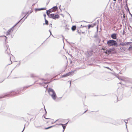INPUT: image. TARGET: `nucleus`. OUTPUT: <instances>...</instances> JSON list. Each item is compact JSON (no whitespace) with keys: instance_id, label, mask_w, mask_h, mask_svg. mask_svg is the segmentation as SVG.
<instances>
[{"instance_id":"1","label":"nucleus","mask_w":132,"mask_h":132,"mask_svg":"<svg viewBox=\"0 0 132 132\" xmlns=\"http://www.w3.org/2000/svg\"><path fill=\"white\" fill-rule=\"evenodd\" d=\"M48 91L49 95L51 96L52 99L54 100H55L57 98V96L54 90L52 88H49Z\"/></svg>"},{"instance_id":"2","label":"nucleus","mask_w":132,"mask_h":132,"mask_svg":"<svg viewBox=\"0 0 132 132\" xmlns=\"http://www.w3.org/2000/svg\"><path fill=\"white\" fill-rule=\"evenodd\" d=\"M107 44L110 46H115L117 47L118 46V45L117 42L113 40H110L107 42Z\"/></svg>"},{"instance_id":"3","label":"nucleus","mask_w":132,"mask_h":132,"mask_svg":"<svg viewBox=\"0 0 132 132\" xmlns=\"http://www.w3.org/2000/svg\"><path fill=\"white\" fill-rule=\"evenodd\" d=\"M115 76L119 79L124 81L126 82H129L132 83V79L130 78L125 77H123V79L121 78L118 77V74L116 75Z\"/></svg>"},{"instance_id":"4","label":"nucleus","mask_w":132,"mask_h":132,"mask_svg":"<svg viewBox=\"0 0 132 132\" xmlns=\"http://www.w3.org/2000/svg\"><path fill=\"white\" fill-rule=\"evenodd\" d=\"M4 48L5 50V53L6 54H8L9 55L10 57V60H11L12 54H10L11 52L9 48V45L6 44L5 46V47Z\"/></svg>"},{"instance_id":"5","label":"nucleus","mask_w":132,"mask_h":132,"mask_svg":"<svg viewBox=\"0 0 132 132\" xmlns=\"http://www.w3.org/2000/svg\"><path fill=\"white\" fill-rule=\"evenodd\" d=\"M20 22V21H19L17 23H16L14 26L12 28L9 29L6 32V35H10L12 32L14 27Z\"/></svg>"},{"instance_id":"6","label":"nucleus","mask_w":132,"mask_h":132,"mask_svg":"<svg viewBox=\"0 0 132 132\" xmlns=\"http://www.w3.org/2000/svg\"><path fill=\"white\" fill-rule=\"evenodd\" d=\"M49 17L55 20L56 19L59 18V15L58 14L55 15L54 14H51L49 15Z\"/></svg>"},{"instance_id":"7","label":"nucleus","mask_w":132,"mask_h":132,"mask_svg":"<svg viewBox=\"0 0 132 132\" xmlns=\"http://www.w3.org/2000/svg\"><path fill=\"white\" fill-rule=\"evenodd\" d=\"M74 72V71H71L70 72H69L67 73L66 74L63 75L61 76V77H67L68 76H70V75H72L73 74V73Z\"/></svg>"},{"instance_id":"8","label":"nucleus","mask_w":132,"mask_h":132,"mask_svg":"<svg viewBox=\"0 0 132 132\" xmlns=\"http://www.w3.org/2000/svg\"><path fill=\"white\" fill-rule=\"evenodd\" d=\"M117 34L116 33H113L111 35V37L113 39H116L117 37Z\"/></svg>"},{"instance_id":"9","label":"nucleus","mask_w":132,"mask_h":132,"mask_svg":"<svg viewBox=\"0 0 132 132\" xmlns=\"http://www.w3.org/2000/svg\"><path fill=\"white\" fill-rule=\"evenodd\" d=\"M53 11L51 9L47 10L46 12L47 14L49 16V15H49L50 13Z\"/></svg>"},{"instance_id":"10","label":"nucleus","mask_w":132,"mask_h":132,"mask_svg":"<svg viewBox=\"0 0 132 132\" xmlns=\"http://www.w3.org/2000/svg\"><path fill=\"white\" fill-rule=\"evenodd\" d=\"M10 95V94H6L5 95H2L0 96V99L3 98H5L6 97L9 96Z\"/></svg>"},{"instance_id":"11","label":"nucleus","mask_w":132,"mask_h":132,"mask_svg":"<svg viewBox=\"0 0 132 132\" xmlns=\"http://www.w3.org/2000/svg\"><path fill=\"white\" fill-rule=\"evenodd\" d=\"M29 11H28V12H27L26 13V14L22 18H21L19 21H20L21 20H22L25 17V16H26L27 15H28V16L30 14H29Z\"/></svg>"},{"instance_id":"12","label":"nucleus","mask_w":132,"mask_h":132,"mask_svg":"<svg viewBox=\"0 0 132 132\" xmlns=\"http://www.w3.org/2000/svg\"><path fill=\"white\" fill-rule=\"evenodd\" d=\"M45 8H41L37 9L36 8L35 9V10L36 11H39L41 10H43L44 9H45Z\"/></svg>"},{"instance_id":"13","label":"nucleus","mask_w":132,"mask_h":132,"mask_svg":"<svg viewBox=\"0 0 132 132\" xmlns=\"http://www.w3.org/2000/svg\"><path fill=\"white\" fill-rule=\"evenodd\" d=\"M51 9H52L53 11L57 10L58 9V7L57 6H55L53 7Z\"/></svg>"},{"instance_id":"14","label":"nucleus","mask_w":132,"mask_h":132,"mask_svg":"<svg viewBox=\"0 0 132 132\" xmlns=\"http://www.w3.org/2000/svg\"><path fill=\"white\" fill-rule=\"evenodd\" d=\"M95 25V24H94V25L89 24L88 25V29H89L91 27H93Z\"/></svg>"},{"instance_id":"15","label":"nucleus","mask_w":132,"mask_h":132,"mask_svg":"<svg viewBox=\"0 0 132 132\" xmlns=\"http://www.w3.org/2000/svg\"><path fill=\"white\" fill-rule=\"evenodd\" d=\"M76 29V26H73L71 28V29L73 31H75Z\"/></svg>"},{"instance_id":"16","label":"nucleus","mask_w":132,"mask_h":132,"mask_svg":"<svg viewBox=\"0 0 132 132\" xmlns=\"http://www.w3.org/2000/svg\"><path fill=\"white\" fill-rule=\"evenodd\" d=\"M93 50H91L90 51H89L88 52V54L90 55H92L93 53Z\"/></svg>"},{"instance_id":"17","label":"nucleus","mask_w":132,"mask_h":132,"mask_svg":"<svg viewBox=\"0 0 132 132\" xmlns=\"http://www.w3.org/2000/svg\"><path fill=\"white\" fill-rule=\"evenodd\" d=\"M45 24L46 25H48V21L47 20H46V18H45Z\"/></svg>"},{"instance_id":"18","label":"nucleus","mask_w":132,"mask_h":132,"mask_svg":"<svg viewBox=\"0 0 132 132\" xmlns=\"http://www.w3.org/2000/svg\"><path fill=\"white\" fill-rule=\"evenodd\" d=\"M128 120H129L131 124H132V118H130L128 119Z\"/></svg>"},{"instance_id":"19","label":"nucleus","mask_w":132,"mask_h":132,"mask_svg":"<svg viewBox=\"0 0 132 132\" xmlns=\"http://www.w3.org/2000/svg\"><path fill=\"white\" fill-rule=\"evenodd\" d=\"M120 45L122 46H125L126 45V43H120Z\"/></svg>"},{"instance_id":"20","label":"nucleus","mask_w":132,"mask_h":132,"mask_svg":"<svg viewBox=\"0 0 132 132\" xmlns=\"http://www.w3.org/2000/svg\"><path fill=\"white\" fill-rule=\"evenodd\" d=\"M131 43H132V42H127L126 43V45H130Z\"/></svg>"},{"instance_id":"21","label":"nucleus","mask_w":132,"mask_h":132,"mask_svg":"<svg viewBox=\"0 0 132 132\" xmlns=\"http://www.w3.org/2000/svg\"><path fill=\"white\" fill-rule=\"evenodd\" d=\"M5 37V42H6V39H7V37L6 36H0V37Z\"/></svg>"},{"instance_id":"22","label":"nucleus","mask_w":132,"mask_h":132,"mask_svg":"<svg viewBox=\"0 0 132 132\" xmlns=\"http://www.w3.org/2000/svg\"><path fill=\"white\" fill-rule=\"evenodd\" d=\"M132 50V46L128 48V50L130 51Z\"/></svg>"},{"instance_id":"23","label":"nucleus","mask_w":132,"mask_h":132,"mask_svg":"<svg viewBox=\"0 0 132 132\" xmlns=\"http://www.w3.org/2000/svg\"><path fill=\"white\" fill-rule=\"evenodd\" d=\"M126 6H127V8H128V11H129V13L131 15V16H132V14H131V13H130V11H129V8H128V6H127V4H126Z\"/></svg>"},{"instance_id":"24","label":"nucleus","mask_w":132,"mask_h":132,"mask_svg":"<svg viewBox=\"0 0 132 132\" xmlns=\"http://www.w3.org/2000/svg\"><path fill=\"white\" fill-rule=\"evenodd\" d=\"M62 126L63 128V130H64L65 129L66 126H64V125H62Z\"/></svg>"},{"instance_id":"25","label":"nucleus","mask_w":132,"mask_h":132,"mask_svg":"<svg viewBox=\"0 0 132 132\" xmlns=\"http://www.w3.org/2000/svg\"><path fill=\"white\" fill-rule=\"evenodd\" d=\"M69 29V28L67 27L65 28V30L66 31H68Z\"/></svg>"},{"instance_id":"26","label":"nucleus","mask_w":132,"mask_h":132,"mask_svg":"<svg viewBox=\"0 0 132 132\" xmlns=\"http://www.w3.org/2000/svg\"><path fill=\"white\" fill-rule=\"evenodd\" d=\"M97 37V34H95L94 36V37L95 38H96Z\"/></svg>"},{"instance_id":"27","label":"nucleus","mask_w":132,"mask_h":132,"mask_svg":"<svg viewBox=\"0 0 132 132\" xmlns=\"http://www.w3.org/2000/svg\"><path fill=\"white\" fill-rule=\"evenodd\" d=\"M58 121L59 122H62V121L61 120V119H58V120H56V121L54 122H56V121Z\"/></svg>"},{"instance_id":"28","label":"nucleus","mask_w":132,"mask_h":132,"mask_svg":"<svg viewBox=\"0 0 132 132\" xmlns=\"http://www.w3.org/2000/svg\"><path fill=\"white\" fill-rule=\"evenodd\" d=\"M56 125H63V124L62 123H59V124H56Z\"/></svg>"},{"instance_id":"29","label":"nucleus","mask_w":132,"mask_h":132,"mask_svg":"<svg viewBox=\"0 0 132 132\" xmlns=\"http://www.w3.org/2000/svg\"><path fill=\"white\" fill-rule=\"evenodd\" d=\"M25 14V13L24 12H22L21 13V16H22L24 14Z\"/></svg>"},{"instance_id":"30","label":"nucleus","mask_w":132,"mask_h":132,"mask_svg":"<svg viewBox=\"0 0 132 132\" xmlns=\"http://www.w3.org/2000/svg\"><path fill=\"white\" fill-rule=\"evenodd\" d=\"M31 85H30L29 86H25L24 87H23V89H24V88H27L28 87H29V86H31Z\"/></svg>"},{"instance_id":"31","label":"nucleus","mask_w":132,"mask_h":132,"mask_svg":"<svg viewBox=\"0 0 132 132\" xmlns=\"http://www.w3.org/2000/svg\"><path fill=\"white\" fill-rule=\"evenodd\" d=\"M50 82H44L43 83L45 84H47L49 83Z\"/></svg>"},{"instance_id":"32","label":"nucleus","mask_w":132,"mask_h":132,"mask_svg":"<svg viewBox=\"0 0 132 132\" xmlns=\"http://www.w3.org/2000/svg\"><path fill=\"white\" fill-rule=\"evenodd\" d=\"M28 16V15H27V16L26 17H25V18H24V19L23 20L22 22H23L24 21V20L27 18Z\"/></svg>"},{"instance_id":"33","label":"nucleus","mask_w":132,"mask_h":132,"mask_svg":"<svg viewBox=\"0 0 132 132\" xmlns=\"http://www.w3.org/2000/svg\"><path fill=\"white\" fill-rule=\"evenodd\" d=\"M125 17H126V15H125V14H123V18H125Z\"/></svg>"},{"instance_id":"34","label":"nucleus","mask_w":132,"mask_h":132,"mask_svg":"<svg viewBox=\"0 0 132 132\" xmlns=\"http://www.w3.org/2000/svg\"><path fill=\"white\" fill-rule=\"evenodd\" d=\"M55 126H51L49 127V129L50 128H51L53 127H54Z\"/></svg>"},{"instance_id":"35","label":"nucleus","mask_w":132,"mask_h":132,"mask_svg":"<svg viewBox=\"0 0 132 132\" xmlns=\"http://www.w3.org/2000/svg\"><path fill=\"white\" fill-rule=\"evenodd\" d=\"M128 120H128H128H126V121H127V122H126L125 120H124V122H125L126 123V124L127 123V121Z\"/></svg>"},{"instance_id":"36","label":"nucleus","mask_w":132,"mask_h":132,"mask_svg":"<svg viewBox=\"0 0 132 132\" xmlns=\"http://www.w3.org/2000/svg\"><path fill=\"white\" fill-rule=\"evenodd\" d=\"M105 68H107L108 69H109L110 70V69L109 67H105Z\"/></svg>"},{"instance_id":"37","label":"nucleus","mask_w":132,"mask_h":132,"mask_svg":"<svg viewBox=\"0 0 132 132\" xmlns=\"http://www.w3.org/2000/svg\"><path fill=\"white\" fill-rule=\"evenodd\" d=\"M44 19H45V18H46V14H44Z\"/></svg>"},{"instance_id":"38","label":"nucleus","mask_w":132,"mask_h":132,"mask_svg":"<svg viewBox=\"0 0 132 132\" xmlns=\"http://www.w3.org/2000/svg\"><path fill=\"white\" fill-rule=\"evenodd\" d=\"M33 11H31V10L30 11H29V14H31V13Z\"/></svg>"},{"instance_id":"39","label":"nucleus","mask_w":132,"mask_h":132,"mask_svg":"<svg viewBox=\"0 0 132 132\" xmlns=\"http://www.w3.org/2000/svg\"><path fill=\"white\" fill-rule=\"evenodd\" d=\"M31 77H35V76H34V75L33 74H32V75H31Z\"/></svg>"},{"instance_id":"40","label":"nucleus","mask_w":132,"mask_h":132,"mask_svg":"<svg viewBox=\"0 0 132 132\" xmlns=\"http://www.w3.org/2000/svg\"><path fill=\"white\" fill-rule=\"evenodd\" d=\"M68 122L66 123L64 125H65V126H66L67 125Z\"/></svg>"},{"instance_id":"41","label":"nucleus","mask_w":132,"mask_h":132,"mask_svg":"<svg viewBox=\"0 0 132 132\" xmlns=\"http://www.w3.org/2000/svg\"><path fill=\"white\" fill-rule=\"evenodd\" d=\"M49 26H50L51 27H52V24H50V25H49Z\"/></svg>"},{"instance_id":"42","label":"nucleus","mask_w":132,"mask_h":132,"mask_svg":"<svg viewBox=\"0 0 132 132\" xmlns=\"http://www.w3.org/2000/svg\"><path fill=\"white\" fill-rule=\"evenodd\" d=\"M49 129V127H47V128H45V129Z\"/></svg>"},{"instance_id":"43","label":"nucleus","mask_w":132,"mask_h":132,"mask_svg":"<svg viewBox=\"0 0 132 132\" xmlns=\"http://www.w3.org/2000/svg\"><path fill=\"white\" fill-rule=\"evenodd\" d=\"M44 118H45L46 119H49V118H46L45 117H44Z\"/></svg>"},{"instance_id":"44","label":"nucleus","mask_w":132,"mask_h":132,"mask_svg":"<svg viewBox=\"0 0 132 132\" xmlns=\"http://www.w3.org/2000/svg\"><path fill=\"white\" fill-rule=\"evenodd\" d=\"M87 110H86V111H85L83 113H86V111H87Z\"/></svg>"},{"instance_id":"45","label":"nucleus","mask_w":132,"mask_h":132,"mask_svg":"<svg viewBox=\"0 0 132 132\" xmlns=\"http://www.w3.org/2000/svg\"><path fill=\"white\" fill-rule=\"evenodd\" d=\"M44 109H45V111L46 113H47V112H46V109H45V108H44Z\"/></svg>"},{"instance_id":"46","label":"nucleus","mask_w":132,"mask_h":132,"mask_svg":"<svg viewBox=\"0 0 132 132\" xmlns=\"http://www.w3.org/2000/svg\"><path fill=\"white\" fill-rule=\"evenodd\" d=\"M24 128L23 130L21 132H23L24 130Z\"/></svg>"},{"instance_id":"47","label":"nucleus","mask_w":132,"mask_h":132,"mask_svg":"<svg viewBox=\"0 0 132 132\" xmlns=\"http://www.w3.org/2000/svg\"><path fill=\"white\" fill-rule=\"evenodd\" d=\"M20 64V62H19L18 64V66H19V65Z\"/></svg>"},{"instance_id":"48","label":"nucleus","mask_w":132,"mask_h":132,"mask_svg":"<svg viewBox=\"0 0 132 132\" xmlns=\"http://www.w3.org/2000/svg\"><path fill=\"white\" fill-rule=\"evenodd\" d=\"M119 74H121V72H120L119 73Z\"/></svg>"},{"instance_id":"49","label":"nucleus","mask_w":132,"mask_h":132,"mask_svg":"<svg viewBox=\"0 0 132 132\" xmlns=\"http://www.w3.org/2000/svg\"><path fill=\"white\" fill-rule=\"evenodd\" d=\"M119 1H120V2H121L122 0H118Z\"/></svg>"},{"instance_id":"50","label":"nucleus","mask_w":132,"mask_h":132,"mask_svg":"<svg viewBox=\"0 0 132 132\" xmlns=\"http://www.w3.org/2000/svg\"><path fill=\"white\" fill-rule=\"evenodd\" d=\"M50 35H52L53 36V35L52 34L51 32L50 33Z\"/></svg>"},{"instance_id":"51","label":"nucleus","mask_w":132,"mask_h":132,"mask_svg":"<svg viewBox=\"0 0 132 132\" xmlns=\"http://www.w3.org/2000/svg\"><path fill=\"white\" fill-rule=\"evenodd\" d=\"M126 128H127V125H126Z\"/></svg>"},{"instance_id":"52","label":"nucleus","mask_w":132,"mask_h":132,"mask_svg":"<svg viewBox=\"0 0 132 132\" xmlns=\"http://www.w3.org/2000/svg\"><path fill=\"white\" fill-rule=\"evenodd\" d=\"M49 31L50 32V33L51 32V31L50 30H49Z\"/></svg>"},{"instance_id":"53","label":"nucleus","mask_w":132,"mask_h":132,"mask_svg":"<svg viewBox=\"0 0 132 132\" xmlns=\"http://www.w3.org/2000/svg\"><path fill=\"white\" fill-rule=\"evenodd\" d=\"M127 0H126V3H127Z\"/></svg>"},{"instance_id":"54","label":"nucleus","mask_w":132,"mask_h":132,"mask_svg":"<svg viewBox=\"0 0 132 132\" xmlns=\"http://www.w3.org/2000/svg\"><path fill=\"white\" fill-rule=\"evenodd\" d=\"M70 85H71V82H70Z\"/></svg>"},{"instance_id":"55","label":"nucleus","mask_w":132,"mask_h":132,"mask_svg":"<svg viewBox=\"0 0 132 132\" xmlns=\"http://www.w3.org/2000/svg\"><path fill=\"white\" fill-rule=\"evenodd\" d=\"M117 0H113L114 1H116Z\"/></svg>"},{"instance_id":"56","label":"nucleus","mask_w":132,"mask_h":132,"mask_svg":"<svg viewBox=\"0 0 132 132\" xmlns=\"http://www.w3.org/2000/svg\"><path fill=\"white\" fill-rule=\"evenodd\" d=\"M64 130H63V132H64Z\"/></svg>"},{"instance_id":"57","label":"nucleus","mask_w":132,"mask_h":132,"mask_svg":"<svg viewBox=\"0 0 132 132\" xmlns=\"http://www.w3.org/2000/svg\"><path fill=\"white\" fill-rule=\"evenodd\" d=\"M127 132H128V129H127Z\"/></svg>"},{"instance_id":"58","label":"nucleus","mask_w":132,"mask_h":132,"mask_svg":"<svg viewBox=\"0 0 132 132\" xmlns=\"http://www.w3.org/2000/svg\"><path fill=\"white\" fill-rule=\"evenodd\" d=\"M11 63L10 64H11V63H12V61H11Z\"/></svg>"},{"instance_id":"59","label":"nucleus","mask_w":132,"mask_h":132,"mask_svg":"<svg viewBox=\"0 0 132 132\" xmlns=\"http://www.w3.org/2000/svg\"><path fill=\"white\" fill-rule=\"evenodd\" d=\"M130 28H131V26H130Z\"/></svg>"},{"instance_id":"60","label":"nucleus","mask_w":132,"mask_h":132,"mask_svg":"<svg viewBox=\"0 0 132 132\" xmlns=\"http://www.w3.org/2000/svg\"><path fill=\"white\" fill-rule=\"evenodd\" d=\"M53 123H53V122H52V124H53Z\"/></svg>"},{"instance_id":"61","label":"nucleus","mask_w":132,"mask_h":132,"mask_svg":"<svg viewBox=\"0 0 132 132\" xmlns=\"http://www.w3.org/2000/svg\"><path fill=\"white\" fill-rule=\"evenodd\" d=\"M121 84V82H120V83H119V84Z\"/></svg>"},{"instance_id":"62","label":"nucleus","mask_w":132,"mask_h":132,"mask_svg":"<svg viewBox=\"0 0 132 132\" xmlns=\"http://www.w3.org/2000/svg\"><path fill=\"white\" fill-rule=\"evenodd\" d=\"M131 88H132V87H131Z\"/></svg>"},{"instance_id":"63","label":"nucleus","mask_w":132,"mask_h":132,"mask_svg":"<svg viewBox=\"0 0 132 132\" xmlns=\"http://www.w3.org/2000/svg\"><path fill=\"white\" fill-rule=\"evenodd\" d=\"M70 1H71V0H70Z\"/></svg>"}]
</instances>
